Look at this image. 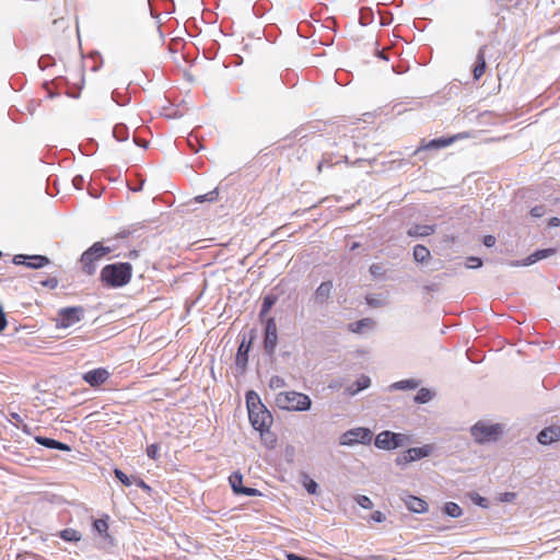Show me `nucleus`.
I'll use <instances>...</instances> for the list:
<instances>
[{"mask_svg":"<svg viewBox=\"0 0 560 560\" xmlns=\"http://www.w3.org/2000/svg\"><path fill=\"white\" fill-rule=\"evenodd\" d=\"M287 384H285V381L283 377L279 376V375H273L271 376V378L269 380V387L271 389H278V388H282L284 387Z\"/></svg>","mask_w":560,"mask_h":560,"instance_id":"41","label":"nucleus"},{"mask_svg":"<svg viewBox=\"0 0 560 560\" xmlns=\"http://www.w3.org/2000/svg\"><path fill=\"white\" fill-rule=\"evenodd\" d=\"M545 213L546 207L544 205H538L530 209V215L534 218H541Z\"/></svg>","mask_w":560,"mask_h":560,"instance_id":"46","label":"nucleus"},{"mask_svg":"<svg viewBox=\"0 0 560 560\" xmlns=\"http://www.w3.org/2000/svg\"><path fill=\"white\" fill-rule=\"evenodd\" d=\"M338 161L343 162V163H348V156L347 155H342V156H340V159Z\"/></svg>","mask_w":560,"mask_h":560,"instance_id":"62","label":"nucleus"},{"mask_svg":"<svg viewBox=\"0 0 560 560\" xmlns=\"http://www.w3.org/2000/svg\"><path fill=\"white\" fill-rule=\"evenodd\" d=\"M434 396V392H432L429 388L422 387L417 392L416 396L413 397V400L416 404L423 405L432 400Z\"/></svg>","mask_w":560,"mask_h":560,"instance_id":"26","label":"nucleus"},{"mask_svg":"<svg viewBox=\"0 0 560 560\" xmlns=\"http://www.w3.org/2000/svg\"><path fill=\"white\" fill-rule=\"evenodd\" d=\"M8 325L7 315L4 313L3 306L0 304V332H2Z\"/></svg>","mask_w":560,"mask_h":560,"instance_id":"49","label":"nucleus"},{"mask_svg":"<svg viewBox=\"0 0 560 560\" xmlns=\"http://www.w3.org/2000/svg\"><path fill=\"white\" fill-rule=\"evenodd\" d=\"M482 243L486 247H492L495 245V237L493 235L483 236Z\"/></svg>","mask_w":560,"mask_h":560,"instance_id":"52","label":"nucleus"},{"mask_svg":"<svg viewBox=\"0 0 560 560\" xmlns=\"http://www.w3.org/2000/svg\"><path fill=\"white\" fill-rule=\"evenodd\" d=\"M133 142H135L137 145H139V147H141V148H144V149H147V148H148V145H149L148 141H145V140H141V139L136 138V137L133 138Z\"/></svg>","mask_w":560,"mask_h":560,"instance_id":"57","label":"nucleus"},{"mask_svg":"<svg viewBox=\"0 0 560 560\" xmlns=\"http://www.w3.org/2000/svg\"><path fill=\"white\" fill-rule=\"evenodd\" d=\"M412 256L417 262L422 264L430 257V250L424 245L418 244L413 247Z\"/></svg>","mask_w":560,"mask_h":560,"instance_id":"31","label":"nucleus"},{"mask_svg":"<svg viewBox=\"0 0 560 560\" xmlns=\"http://www.w3.org/2000/svg\"><path fill=\"white\" fill-rule=\"evenodd\" d=\"M503 424L480 420L470 428V434L477 444H488L497 442L503 434Z\"/></svg>","mask_w":560,"mask_h":560,"instance_id":"4","label":"nucleus"},{"mask_svg":"<svg viewBox=\"0 0 560 560\" xmlns=\"http://www.w3.org/2000/svg\"><path fill=\"white\" fill-rule=\"evenodd\" d=\"M240 494L247 495V497H256V495H261V492L256 488L244 487Z\"/></svg>","mask_w":560,"mask_h":560,"instance_id":"48","label":"nucleus"},{"mask_svg":"<svg viewBox=\"0 0 560 560\" xmlns=\"http://www.w3.org/2000/svg\"><path fill=\"white\" fill-rule=\"evenodd\" d=\"M395 463L397 466L404 467L407 464L411 463V460L408 457V453L405 451L401 455L396 457Z\"/></svg>","mask_w":560,"mask_h":560,"instance_id":"47","label":"nucleus"},{"mask_svg":"<svg viewBox=\"0 0 560 560\" xmlns=\"http://www.w3.org/2000/svg\"><path fill=\"white\" fill-rule=\"evenodd\" d=\"M557 253V249L553 247L536 249L534 253L528 255L526 258L522 260H512L509 262L511 267H527L530 266L541 259L553 256Z\"/></svg>","mask_w":560,"mask_h":560,"instance_id":"12","label":"nucleus"},{"mask_svg":"<svg viewBox=\"0 0 560 560\" xmlns=\"http://www.w3.org/2000/svg\"><path fill=\"white\" fill-rule=\"evenodd\" d=\"M287 560H310L306 557L300 556L298 553L289 552L285 556Z\"/></svg>","mask_w":560,"mask_h":560,"instance_id":"53","label":"nucleus"},{"mask_svg":"<svg viewBox=\"0 0 560 560\" xmlns=\"http://www.w3.org/2000/svg\"><path fill=\"white\" fill-rule=\"evenodd\" d=\"M138 255H139V252H138V250H130L128 256H129L130 258H136V257H138Z\"/></svg>","mask_w":560,"mask_h":560,"instance_id":"59","label":"nucleus"},{"mask_svg":"<svg viewBox=\"0 0 560 560\" xmlns=\"http://www.w3.org/2000/svg\"><path fill=\"white\" fill-rule=\"evenodd\" d=\"M34 440L37 444H39L46 448H49V450H58V451H63V452L71 451V447L69 444L60 442V441L51 439V438L37 435V436H35Z\"/></svg>","mask_w":560,"mask_h":560,"instance_id":"18","label":"nucleus"},{"mask_svg":"<svg viewBox=\"0 0 560 560\" xmlns=\"http://www.w3.org/2000/svg\"><path fill=\"white\" fill-rule=\"evenodd\" d=\"M487 49H488V46L482 45L481 47H479V49L477 51L475 65L472 67V77L476 81L479 80L486 72V69H487L486 51H487Z\"/></svg>","mask_w":560,"mask_h":560,"instance_id":"14","label":"nucleus"},{"mask_svg":"<svg viewBox=\"0 0 560 560\" xmlns=\"http://www.w3.org/2000/svg\"><path fill=\"white\" fill-rule=\"evenodd\" d=\"M16 266H25L30 269H40L50 264V259L44 255L16 254L12 258Z\"/></svg>","mask_w":560,"mask_h":560,"instance_id":"11","label":"nucleus"},{"mask_svg":"<svg viewBox=\"0 0 560 560\" xmlns=\"http://www.w3.org/2000/svg\"><path fill=\"white\" fill-rule=\"evenodd\" d=\"M264 351L265 353L273 358L276 353V348L278 345V328L276 324V319L273 317H269L265 322V331H264Z\"/></svg>","mask_w":560,"mask_h":560,"instance_id":"9","label":"nucleus"},{"mask_svg":"<svg viewBox=\"0 0 560 560\" xmlns=\"http://www.w3.org/2000/svg\"><path fill=\"white\" fill-rule=\"evenodd\" d=\"M159 451H160V446L156 443H153V444H150L147 446V455L151 459H154V460L158 459Z\"/></svg>","mask_w":560,"mask_h":560,"instance_id":"43","label":"nucleus"},{"mask_svg":"<svg viewBox=\"0 0 560 560\" xmlns=\"http://www.w3.org/2000/svg\"><path fill=\"white\" fill-rule=\"evenodd\" d=\"M332 289H334L332 281L328 280V281L322 282L314 292V299H315L316 303H318L320 305L327 303L331 296Z\"/></svg>","mask_w":560,"mask_h":560,"instance_id":"17","label":"nucleus"},{"mask_svg":"<svg viewBox=\"0 0 560 560\" xmlns=\"http://www.w3.org/2000/svg\"><path fill=\"white\" fill-rule=\"evenodd\" d=\"M371 441L372 431L363 427L347 430L339 436V444L342 446H354L357 444L369 445Z\"/></svg>","mask_w":560,"mask_h":560,"instance_id":"7","label":"nucleus"},{"mask_svg":"<svg viewBox=\"0 0 560 560\" xmlns=\"http://www.w3.org/2000/svg\"><path fill=\"white\" fill-rule=\"evenodd\" d=\"M72 183H73V186L77 188V189H82L83 187V184H84V177L82 175H75L72 179Z\"/></svg>","mask_w":560,"mask_h":560,"instance_id":"51","label":"nucleus"},{"mask_svg":"<svg viewBox=\"0 0 560 560\" xmlns=\"http://www.w3.org/2000/svg\"><path fill=\"white\" fill-rule=\"evenodd\" d=\"M100 69V66H94L93 71H97Z\"/></svg>","mask_w":560,"mask_h":560,"instance_id":"64","label":"nucleus"},{"mask_svg":"<svg viewBox=\"0 0 560 560\" xmlns=\"http://www.w3.org/2000/svg\"><path fill=\"white\" fill-rule=\"evenodd\" d=\"M110 374L104 368H97L91 371H88L83 374L82 378L85 383H88L92 387H97L104 384Z\"/></svg>","mask_w":560,"mask_h":560,"instance_id":"13","label":"nucleus"},{"mask_svg":"<svg viewBox=\"0 0 560 560\" xmlns=\"http://www.w3.org/2000/svg\"><path fill=\"white\" fill-rule=\"evenodd\" d=\"M420 382L416 378H407L393 383L389 386L390 390H407V389H416L419 386Z\"/></svg>","mask_w":560,"mask_h":560,"instance_id":"24","label":"nucleus"},{"mask_svg":"<svg viewBox=\"0 0 560 560\" xmlns=\"http://www.w3.org/2000/svg\"><path fill=\"white\" fill-rule=\"evenodd\" d=\"M230 486L235 494H240L243 486V475L240 471H234L229 477Z\"/></svg>","mask_w":560,"mask_h":560,"instance_id":"27","label":"nucleus"},{"mask_svg":"<svg viewBox=\"0 0 560 560\" xmlns=\"http://www.w3.org/2000/svg\"><path fill=\"white\" fill-rule=\"evenodd\" d=\"M260 434L261 442L264 445H266L268 448H273L277 444V436L275 433L270 431V429H260L258 430Z\"/></svg>","mask_w":560,"mask_h":560,"instance_id":"30","label":"nucleus"},{"mask_svg":"<svg viewBox=\"0 0 560 560\" xmlns=\"http://www.w3.org/2000/svg\"><path fill=\"white\" fill-rule=\"evenodd\" d=\"M499 501L503 503H512L516 499L515 492H503L499 494Z\"/></svg>","mask_w":560,"mask_h":560,"instance_id":"45","label":"nucleus"},{"mask_svg":"<svg viewBox=\"0 0 560 560\" xmlns=\"http://www.w3.org/2000/svg\"><path fill=\"white\" fill-rule=\"evenodd\" d=\"M132 233V231H130L129 229H121L118 234H117V237L119 238H127L130 236V234Z\"/></svg>","mask_w":560,"mask_h":560,"instance_id":"54","label":"nucleus"},{"mask_svg":"<svg viewBox=\"0 0 560 560\" xmlns=\"http://www.w3.org/2000/svg\"><path fill=\"white\" fill-rule=\"evenodd\" d=\"M135 481H136V486L137 487H139L141 489H144V490H148V491L151 490L150 486H148L142 479L136 478Z\"/></svg>","mask_w":560,"mask_h":560,"instance_id":"55","label":"nucleus"},{"mask_svg":"<svg viewBox=\"0 0 560 560\" xmlns=\"http://www.w3.org/2000/svg\"><path fill=\"white\" fill-rule=\"evenodd\" d=\"M373 325V319L362 318L357 322L349 324V330L354 334H361L365 328H370Z\"/></svg>","mask_w":560,"mask_h":560,"instance_id":"29","label":"nucleus"},{"mask_svg":"<svg viewBox=\"0 0 560 560\" xmlns=\"http://www.w3.org/2000/svg\"><path fill=\"white\" fill-rule=\"evenodd\" d=\"M443 512L453 518L459 517L463 513L462 508L455 502H446L443 506Z\"/></svg>","mask_w":560,"mask_h":560,"instance_id":"33","label":"nucleus"},{"mask_svg":"<svg viewBox=\"0 0 560 560\" xmlns=\"http://www.w3.org/2000/svg\"><path fill=\"white\" fill-rule=\"evenodd\" d=\"M368 304L371 305V306H378L380 305V302L376 301V300H372V299H368Z\"/></svg>","mask_w":560,"mask_h":560,"instance_id":"58","label":"nucleus"},{"mask_svg":"<svg viewBox=\"0 0 560 560\" xmlns=\"http://www.w3.org/2000/svg\"><path fill=\"white\" fill-rule=\"evenodd\" d=\"M112 248L108 246H104L101 242H95L92 246H90L86 250H84L81 255L80 261L82 264V270L91 276L95 272V261L103 258L105 255L109 254Z\"/></svg>","mask_w":560,"mask_h":560,"instance_id":"5","label":"nucleus"},{"mask_svg":"<svg viewBox=\"0 0 560 560\" xmlns=\"http://www.w3.org/2000/svg\"><path fill=\"white\" fill-rule=\"evenodd\" d=\"M371 520L373 522H376V523H383L385 520H386V516L383 512L381 511H374L372 514H371Z\"/></svg>","mask_w":560,"mask_h":560,"instance_id":"50","label":"nucleus"},{"mask_svg":"<svg viewBox=\"0 0 560 560\" xmlns=\"http://www.w3.org/2000/svg\"><path fill=\"white\" fill-rule=\"evenodd\" d=\"M374 279H384L386 270L382 264H372L369 269Z\"/></svg>","mask_w":560,"mask_h":560,"instance_id":"35","label":"nucleus"},{"mask_svg":"<svg viewBox=\"0 0 560 560\" xmlns=\"http://www.w3.org/2000/svg\"><path fill=\"white\" fill-rule=\"evenodd\" d=\"M249 422L254 430L270 429L273 423L271 412L261 402L259 395L250 389L245 395Z\"/></svg>","mask_w":560,"mask_h":560,"instance_id":"1","label":"nucleus"},{"mask_svg":"<svg viewBox=\"0 0 560 560\" xmlns=\"http://www.w3.org/2000/svg\"><path fill=\"white\" fill-rule=\"evenodd\" d=\"M113 136L119 142L127 141L129 138V129L125 124H117L113 128Z\"/></svg>","mask_w":560,"mask_h":560,"instance_id":"32","label":"nucleus"},{"mask_svg":"<svg viewBox=\"0 0 560 560\" xmlns=\"http://www.w3.org/2000/svg\"><path fill=\"white\" fill-rule=\"evenodd\" d=\"M142 188V184L140 186H136V188H132L133 191H138Z\"/></svg>","mask_w":560,"mask_h":560,"instance_id":"63","label":"nucleus"},{"mask_svg":"<svg viewBox=\"0 0 560 560\" xmlns=\"http://www.w3.org/2000/svg\"><path fill=\"white\" fill-rule=\"evenodd\" d=\"M359 247H360V244H359V243H357V242H354V243L351 245L350 249H351V250H354V249H357V248H359Z\"/></svg>","mask_w":560,"mask_h":560,"instance_id":"61","label":"nucleus"},{"mask_svg":"<svg viewBox=\"0 0 560 560\" xmlns=\"http://www.w3.org/2000/svg\"><path fill=\"white\" fill-rule=\"evenodd\" d=\"M39 283L45 288L56 289L59 284V281L56 277H49L45 280H42Z\"/></svg>","mask_w":560,"mask_h":560,"instance_id":"44","label":"nucleus"},{"mask_svg":"<svg viewBox=\"0 0 560 560\" xmlns=\"http://www.w3.org/2000/svg\"><path fill=\"white\" fill-rule=\"evenodd\" d=\"M410 442V438L404 433L384 430L374 438V446L378 450L392 451L402 447Z\"/></svg>","mask_w":560,"mask_h":560,"instance_id":"6","label":"nucleus"},{"mask_svg":"<svg viewBox=\"0 0 560 560\" xmlns=\"http://www.w3.org/2000/svg\"><path fill=\"white\" fill-rule=\"evenodd\" d=\"M255 339L254 330H250L249 339L247 340L244 336L242 342L240 343L235 357V368L240 374H244L248 363V353L250 351L253 341Z\"/></svg>","mask_w":560,"mask_h":560,"instance_id":"10","label":"nucleus"},{"mask_svg":"<svg viewBox=\"0 0 560 560\" xmlns=\"http://www.w3.org/2000/svg\"><path fill=\"white\" fill-rule=\"evenodd\" d=\"M408 453V457L411 462H416L428 457L433 452V446L430 444H425L419 447H410L406 451Z\"/></svg>","mask_w":560,"mask_h":560,"instance_id":"20","label":"nucleus"},{"mask_svg":"<svg viewBox=\"0 0 560 560\" xmlns=\"http://www.w3.org/2000/svg\"><path fill=\"white\" fill-rule=\"evenodd\" d=\"M276 302H277V296L273 294H267L262 299L261 308H260V312L258 315L260 320H262L264 317L269 313V311L276 304Z\"/></svg>","mask_w":560,"mask_h":560,"instance_id":"28","label":"nucleus"},{"mask_svg":"<svg viewBox=\"0 0 560 560\" xmlns=\"http://www.w3.org/2000/svg\"><path fill=\"white\" fill-rule=\"evenodd\" d=\"M58 536L68 542H79L82 539V534L71 527L65 528L58 533Z\"/></svg>","mask_w":560,"mask_h":560,"instance_id":"25","label":"nucleus"},{"mask_svg":"<svg viewBox=\"0 0 560 560\" xmlns=\"http://www.w3.org/2000/svg\"><path fill=\"white\" fill-rule=\"evenodd\" d=\"M218 197H219V189L218 188H214L213 190L207 192V194H203V195H198L195 197V202L197 203H202V202H214L218 200Z\"/></svg>","mask_w":560,"mask_h":560,"instance_id":"34","label":"nucleus"},{"mask_svg":"<svg viewBox=\"0 0 560 560\" xmlns=\"http://www.w3.org/2000/svg\"><path fill=\"white\" fill-rule=\"evenodd\" d=\"M371 385V378L362 374L360 377L355 380V382L348 388L350 395H355L363 389H366Z\"/></svg>","mask_w":560,"mask_h":560,"instance_id":"23","label":"nucleus"},{"mask_svg":"<svg viewBox=\"0 0 560 560\" xmlns=\"http://www.w3.org/2000/svg\"><path fill=\"white\" fill-rule=\"evenodd\" d=\"M452 142H453V138L441 137V138L432 139L425 145L416 150L415 154H419L422 150H438V149L446 148Z\"/></svg>","mask_w":560,"mask_h":560,"instance_id":"21","label":"nucleus"},{"mask_svg":"<svg viewBox=\"0 0 560 560\" xmlns=\"http://www.w3.org/2000/svg\"><path fill=\"white\" fill-rule=\"evenodd\" d=\"M377 56H378L380 58L384 59V60H387V59H388V58H387V56H386L383 51H378V52H377Z\"/></svg>","mask_w":560,"mask_h":560,"instance_id":"60","label":"nucleus"},{"mask_svg":"<svg viewBox=\"0 0 560 560\" xmlns=\"http://www.w3.org/2000/svg\"><path fill=\"white\" fill-rule=\"evenodd\" d=\"M276 404L280 409L289 411H307L312 407L308 395L294 390L279 393Z\"/></svg>","mask_w":560,"mask_h":560,"instance_id":"3","label":"nucleus"},{"mask_svg":"<svg viewBox=\"0 0 560 560\" xmlns=\"http://www.w3.org/2000/svg\"><path fill=\"white\" fill-rule=\"evenodd\" d=\"M84 316V308L82 306H69L58 311L56 318L57 328H69L79 323Z\"/></svg>","mask_w":560,"mask_h":560,"instance_id":"8","label":"nucleus"},{"mask_svg":"<svg viewBox=\"0 0 560 560\" xmlns=\"http://www.w3.org/2000/svg\"><path fill=\"white\" fill-rule=\"evenodd\" d=\"M132 277L130 262H114L104 266L100 273V280L108 288H121L128 284Z\"/></svg>","mask_w":560,"mask_h":560,"instance_id":"2","label":"nucleus"},{"mask_svg":"<svg viewBox=\"0 0 560 560\" xmlns=\"http://www.w3.org/2000/svg\"><path fill=\"white\" fill-rule=\"evenodd\" d=\"M436 230L435 224H415L407 234L411 237H424L433 234Z\"/></svg>","mask_w":560,"mask_h":560,"instance_id":"19","label":"nucleus"},{"mask_svg":"<svg viewBox=\"0 0 560 560\" xmlns=\"http://www.w3.org/2000/svg\"><path fill=\"white\" fill-rule=\"evenodd\" d=\"M109 516L105 514L101 518H96L92 523V528L95 533H97L103 538L109 537L108 535V528H109Z\"/></svg>","mask_w":560,"mask_h":560,"instance_id":"22","label":"nucleus"},{"mask_svg":"<svg viewBox=\"0 0 560 560\" xmlns=\"http://www.w3.org/2000/svg\"><path fill=\"white\" fill-rule=\"evenodd\" d=\"M354 501L357 502L358 505H360L364 510H371L374 506L372 500L368 495H364V494L357 495L354 498Z\"/></svg>","mask_w":560,"mask_h":560,"instance_id":"38","label":"nucleus"},{"mask_svg":"<svg viewBox=\"0 0 560 560\" xmlns=\"http://www.w3.org/2000/svg\"><path fill=\"white\" fill-rule=\"evenodd\" d=\"M482 266V260L479 257L470 256L466 259V267L469 269H476Z\"/></svg>","mask_w":560,"mask_h":560,"instance_id":"42","label":"nucleus"},{"mask_svg":"<svg viewBox=\"0 0 560 560\" xmlns=\"http://www.w3.org/2000/svg\"><path fill=\"white\" fill-rule=\"evenodd\" d=\"M338 163H340V161L335 160L332 154H326L319 161V163L317 165V170L319 172H322L324 167H331V166H334L335 164H338Z\"/></svg>","mask_w":560,"mask_h":560,"instance_id":"37","label":"nucleus"},{"mask_svg":"<svg viewBox=\"0 0 560 560\" xmlns=\"http://www.w3.org/2000/svg\"><path fill=\"white\" fill-rule=\"evenodd\" d=\"M548 225L550 228H558V226H560V219L557 218V217L550 218L549 221H548Z\"/></svg>","mask_w":560,"mask_h":560,"instance_id":"56","label":"nucleus"},{"mask_svg":"<svg viewBox=\"0 0 560 560\" xmlns=\"http://www.w3.org/2000/svg\"><path fill=\"white\" fill-rule=\"evenodd\" d=\"M115 477L126 487H129L132 485L131 477L127 476L122 470L119 468L114 469Z\"/></svg>","mask_w":560,"mask_h":560,"instance_id":"40","label":"nucleus"},{"mask_svg":"<svg viewBox=\"0 0 560 560\" xmlns=\"http://www.w3.org/2000/svg\"><path fill=\"white\" fill-rule=\"evenodd\" d=\"M537 441L541 445H549L553 442L560 441V425H551L542 429L537 434Z\"/></svg>","mask_w":560,"mask_h":560,"instance_id":"15","label":"nucleus"},{"mask_svg":"<svg viewBox=\"0 0 560 560\" xmlns=\"http://www.w3.org/2000/svg\"><path fill=\"white\" fill-rule=\"evenodd\" d=\"M303 487L310 494L317 493L318 483L314 479L310 478L307 475H304Z\"/></svg>","mask_w":560,"mask_h":560,"instance_id":"36","label":"nucleus"},{"mask_svg":"<svg viewBox=\"0 0 560 560\" xmlns=\"http://www.w3.org/2000/svg\"><path fill=\"white\" fill-rule=\"evenodd\" d=\"M469 498L470 500L478 506L480 508H483V509H488L489 508V501L487 498L480 495L479 493L477 492H471L469 493Z\"/></svg>","mask_w":560,"mask_h":560,"instance_id":"39","label":"nucleus"},{"mask_svg":"<svg viewBox=\"0 0 560 560\" xmlns=\"http://www.w3.org/2000/svg\"><path fill=\"white\" fill-rule=\"evenodd\" d=\"M404 502L410 512L417 514H423L429 510V504L427 503V501L416 495H407L404 499Z\"/></svg>","mask_w":560,"mask_h":560,"instance_id":"16","label":"nucleus"}]
</instances>
